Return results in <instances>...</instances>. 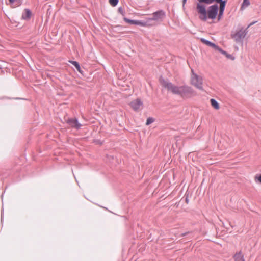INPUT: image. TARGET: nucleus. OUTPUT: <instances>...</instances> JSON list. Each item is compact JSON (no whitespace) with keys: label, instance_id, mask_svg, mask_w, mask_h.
Segmentation results:
<instances>
[{"label":"nucleus","instance_id":"obj_24","mask_svg":"<svg viewBox=\"0 0 261 261\" xmlns=\"http://www.w3.org/2000/svg\"><path fill=\"white\" fill-rule=\"evenodd\" d=\"M189 232H185V233H182L181 234V237H184V236H186L187 234H189Z\"/></svg>","mask_w":261,"mask_h":261},{"label":"nucleus","instance_id":"obj_12","mask_svg":"<svg viewBox=\"0 0 261 261\" xmlns=\"http://www.w3.org/2000/svg\"><path fill=\"white\" fill-rule=\"evenodd\" d=\"M216 50L219 51L222 54L225 55L227 58L230 59H231V60H234V58L233 57L232 55L228 54L226 51H225V50H223L222 48H221L219 46H218V48H217L216 49Z\"/></svg>","mask_w":261,"mask_h":261},{"label":"nucleus","instance_id":"obj_28","mask_svg":"<svg viewBox=\"0 0 261 261\" xmlns=\"http://www.w3.org/2000/svg\"><path fill=\"white\" fill-rule=\"evenodd\" d=\"M186 0H183L182 3H183V4H184H184H185V3H186Z\"/></svg>","mask_w":261,"mask_h":261},{"label":"nucleus","instance_id":"obj_21","mask_svg":"<svg viewBox=\"0 0 261 261\" xmlns=\"http://www.w3.org/2000/svg\"><path fill=\"white\" fill-rule=\"evenodd\" d=\"M118 12L121 14L122 16H124L125 15V11L123 9V8L121 7H119L118 9Z\"/></svg>","mask_w":261,"mask_h":261},{"label":"nucleus","instance_id":"obj_11","mask_svg":"<svg viewBox=\"0 0 261 261\" xmlns=\"http://www.w3.org/2000/svg\"><path fill=\"white\" fill-rule=\"evenodd\" d=\"M233 258L235 261H245L244 255L242 254L241 251L236 253L234 255Z\"/></svg>","mask_w":261,"mask_h":261},{"label":"nucleus","instance_id":"obj_13","mask_svg":"<svg viewBox=\"0 0 261 261\" xmlns=\"http://www.w3.org/2000/svg\"><path fill=\"white\" fill-rule=\"evenodd\" d=\"M11 5H14V7L20 6L23 2V0H9Z\"/></svg>","mask_w":261,"mask_h":261},{"label":"nucleus","instance_id":"obj_23","mask_svg":"<svg viewBox=\"0 0 261 261\" xmlns=\"http://www.w3.org/2000/svg\"><path fill=\"white\" fill-rule=\"evenodd\" d=\"M228 0H216L215 2L218 3L227 2Z\"/></svg>","mask_w":261,"mask_h":261},{"label":"nucleus","instance_id":"obj_19","mask_svg":"<svg viewBox=\"0 0 261 261\" xmlns=\"http://www.w3.org/2000/svg\"><path fill=\"white\" fill-rule=\"evenodd\" d=\"M154 121V118H153L152 117H149L148 118H147V119L146 120V125H149V124H150L151 123L153 122Z\"/></svg>","mask_w":261,"mask_h":261},{"label":"nucleus","instance_id":"obj_9","mask_svg":"<svg viewBox=\"0 0 261 261\" xmlns=\"http://www.w3.org/2000/svg\"><path fill=\"white\" fill-rule=\"evenodd\" d=\"M200 41L204 44L207 45L208 46H211L216 49L218 48V46L215 44V43L206 40L204 38H201Z\"/></svg>","mask_w":261,"mask_h":261},{"label":"nucleus","instance_id":"obj_16","mask_svg":"<svg viewBox=\"0 0 261 261\" xmlns=\"http://www.w3.org/2000/svg\"><path fill=\"white\" fill-rule=\"evenodd\" d=\"M250 4L249 0H243L241 6V10H243L248 7Z\"/></svg>","mask_w":261,"mask_h":261},{"label":"nucleus","instance_id":"obj_2","mask_svg":"<svg viewBox=\"0 0 261 261\" xmlns=\"http://www.w3.org/2000/svg\"><path fill=\"white\" fill-rule=\"evenodd\" d=\"M197 9L198 12L200 14L199 18L204 21H206L207 18L214 19L216 18L218 14L219 7L217 4L210 6L206 10L204 5H200L199 3L197 4Z\"/></svg>","mask_w":261,"mask_h":261},{"label":"nucleus","instance_id":"obj_1","mask_svg":"<svg viewBox=\"0 0 261 261\" xmlns=\"http://www.w3.org/2000/svg\"><path fill=\"white\" fill-rule=\"evenodd\" d=\"M161 85L174 94L179 95L183 98H187L195 95V92L193 89L187 85L177 86L171 82L165 80L162 76L159 79Z\"/></svg>","mask_w":261,"mask_h":261},{"label":"nucleus","instance_id":"obj_20","mask_svg":"<svg viewBox=\"0 0 261 261\" xmlns=\"http://www.w3.org/2000/svg\"><path fill=\"white\" fill-rule=\"evenodd\" d=\"M109 1L112 6H116L118 4L119 0H109Z\"/></svg>","mask_w":261,"mask_h":261},{"label":"nucleus","instance_id":"obj_26","mask_svg":"<svg viewBox=\"0 0 261 261\" xmlns=\"http://www.w3.org/2000/svg\"><path fill=\"white\" fill-rule=\"evenodd\" d=\"M258 180L261 183V174L259 175V176L258 178Z\"/></svg>","mask_w":261,"mask_h":261},{"label":"nucleus","instance_id":"obj_10","mask_svg":"<svg viewBox=\"0 0 261 261\" xmlns=\"http://www.w3.org/2000/svg\"><path fill=\"white\" fill-rule=\"evenodd\" d=\"M124 20L131 24L143 25V23L138 20L129 19L126 17L124 18Z\"/></svg>","mask_w":261,"mask_h":261},{"label":"nucleus","instance_id":"obj_25","mask_svg":"<svg viewBox=\"0 0 261 261\" xmlns=\"http://www.w3.org/2000/svg\"><path fill=\"white\" fill-rule=\"evenodd\" d=\"M256 22V21H254V22H252V23H251L249 25H248V26L247 27V29L250 27L251 25L254 24V23H255Z\"/></svg>","mask_w":261,"mask_h":261},{"label":"nucleus","instance_id":"obj_7","mask_svg":"<svg viewBox=\"0 0 261 261\" xmlns=\"http://www.w3.org/2000/svg\"><path fill=\"white\" fill-rule=\"evenodd\" d=\"M143 105L142 102L139 99H137L133 101H132L130 103L131 107L135 111H138L140 107L142 106Z\"/></svg>","mask_w":261,"mask_h":261},{"label":"nucleus","instance_id":"obj_8","mask_svg":"<svg viewBox=\"0 0 261 261\" xmlns=\"http://www.w3.org/2000/svg\"><path fill=\"white\" fill-rule=\"evenodd\" d=\"M31 11L29 9H25L24 12L22 14L21 18L24 20H28L31 18Z\"/></svg>","mask_w":261,"mask_h":261},{"label":"nucleus","instance_id":"obj_15","mask_svg":"<svg viewBox=\"0 0 261 261\" xmlns=\"http://www.w3.org/2000/svg\"><path fill=\"white\" fill-rule=\"evenodd\" d=\"M69 62L75 67L76 69L80 73H82L81 67L77 62L74 61H70Z\"/></svg>","mask_w":261,"mask_h":261},{"label":"nucleus","instance_id":"obj_6","mask_svg":"<svg viewBox=\"0 0 261 261\" xmlns=\"http://www.w3.org/2000/svg\"><path fill=\"white\" fill-rule=\"evenodd\" d=\"M67 123L72 128L79 129L82 125L79 123L76 118H69L66 121Z\"/></svg>","mask_w":261,"mask_h":261},{"label":"nucleus","instance_id":"obj_5","mask_svg":"<svg viewBox=\"0 0 261 261\" xmlns=\"http://www.w3.org/2000/svg\"><path fill=\"white\" fill-rule=\"evenodd\" d=\"M165 17L166 12L163 10H160L153 13L152 17L148 18V21L153 20L161 22L164 20Z\"/></svg>","mask_w":261,"mask_h":261},{"label":"nucleus","instance_id":"obj_22","mask_svg":"<svg viewBox=\"0 0 261 261\" xmlns=\"http://www.w3.org/2000/svg\"><path fill=\"white\" fill-rule=\"evenodd\" d=\"M219 10L218 20L219 21L221 19L222 16H223L224 11L220 10Z\"/></svg>","mask_w":261,"mask_h":261},{"label":"nucleus","instance_id":"obj_3","mask_svg":"<svg viewBox=\"0 0 261 261\" xmlns=\"http://www.w3.org/2000/svg\"><path fill=\"white\" fill-rule=\"evenodd\" d=\"M192 75L191 77V84L196 88L203 90L202 86V79L201 76L198 75L194 72L193 69L191 70Z\"/></svg>","mask_w":261,"mask_h":261},{"label":"nucleus","instance_id":"obj_4","mask_svg":"<svg viewBox=\"0 0 261 261\" xmlns=\"http://www.w3.org/2000/svg\"><path fill=\"white\" fill-rule=\"evenodd\" d=\"M248 33L247 28L244 29L243 28L234 33L231 34V38H233L237 43L242 41Z\"/></svg>","mask_w":261,"mask_h":261},{"label":"nucleus","instance_id":"obj_27","mask_svg":"<svg viewBox=\"0 0 261 261\" xmlns=\"http://www.w3.org/2000/svg\"><path fill=\"white\" fill-rule=\"evenodd\" d=\"M185 200H186V202L187 203H188V202H189V200H188V198H186Z\"/></svg>","mask_w":261,"mask_h":261},{"label":"nucleus","instance_id":"obj_18","mask_svg":"<svg viewBox=\"0 0 261 261\" xmlns=\"http://www.w3.org/2000/svg\"><path fill=\"white\" fill-rule=\"evenodd\" d=\"M220 4L219 10L224 11L227 2L218 3Z\"/></svg>","mask_w":261,"mask_h":261},{"label":"nucleus","instance_id":"obj_14","mask_svg":"<svg viewBox=\"0 0 261 261\" xmlns=\"http://www.w3.org/2000/svg\"><path fill=\"white\" fill-rule=\"evenodd\" d=\"M211 104L213 107H214L215 109L218 110L220 108L218 102L214 99H211L210 100Z\"/></svg>","mask_w":261,"mask_h":261},{"label":"nucleus","instance_id":"obj_17","mask_svg":"<svg viewBox=\"0 0 261 261\" xmlns=\"http://www.w3.org/2000/svg\"><path fill=\"white\" fill-rule=\"evenodd\" d=\"M200 3H205L206 4H211L215 2L216 0H198Z\"/></svg>","mask_w":261,"mask_h":261}]
</instances>
